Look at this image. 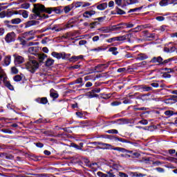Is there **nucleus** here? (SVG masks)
<instances>
[{
  "mask_svg": "<svg viewBox=\"0 0 177 177\" xmlns=\"http://www.w3.org/2000/svg\"><path fill=\"white\" fill-rule=\"evenodd\" d=\"M16 39V33L15 32H8L5 37V41L7 44H10V42H14Z\"/></svg>",
  "mask_w": 177,
  "mask_h": 177,
  "instance_id": "obj_3",
  "label": "nucleus"
},
{
  "mask_svg": "<svg viewBox=\"0 0 177 177\" xmlns=\"http://www.w3.org/2000/svg\"><path fill=\"white\" fill-rule=\"evenodd\" d=\"M115 3L118 5V6H121L122 5V0H115Z\"/></svg>",
  "mask_w": 177,
  "mask_h": 177,
  "instance_id": "obj_42",
  "label": "nucleus"
},
{
  "mask_svg": "<svg viewBox=\"0 0 177 177\" xmlns=\"http://www.w3.org/2000/svg\"><path fill=\"white\" fill-rule=\"evenodd\" d=\"M97 175L99 177H107V174H104V173H102V172H101V171H98V172L97 173Z\"/></svg>",
  "mask_w": 177,
  "mask_h": 177,
  "instance_id": "obj_39",
  "label": "nucleus"
},
{
  "mask_svg": "<svg viewBox=\"0 0 177 177\" xmlns=\"http://www.w3.org/2000/svg\"><path fill=\"white\" fill-rule=\"evenodd\" d=\"M25 67L28 71H30V73L34 74V73H35V71L39 68V63H38V62L36 60L31 59L25 64Z\"/></svg>",
  "mask_w": 177,
  "mask_h": 177,
  "instance_id": "obj_2",
  "label": "nucleus"
},
{
  "mask_svg": "<svg viewBox=\"0 0 177 177\" xmlns=\"http://www.w3.org/2000/svg\"><path fill=\"white\" fill-rule=\"evenodd\" d=\"M99 39V36H94L93 37V42H97V40Z\"/></svg>",
  "mask_w": 177,
  "mask_h": 177,
  "instance_id": "obj_63",
  "label": "nucleus"
},
{
  "mask_svg": "<svg viewBox=\"0 0 177 177\" xmlns=\"http://www.w3.org/2000/svg\"><path fill=\"white\" fill-rule=\"evenodd\" d=\"M84 59L83 55H79V56H73L69 59V62H71L72 63H75V62H78V60Z\"/></svg>",
  "mask_w": 177,
  "mask_h": 177,
  "instance_id": "obj_15",
  "label": "nucleus"
},
{
  "mask_svg": "<svg viewBox=\"0 0 177 177\" xmlns=\"http://www.w3.org/2000/svg\"><path fill=\"white\" fill-rule=\"evenodd\" d=\"M11 73H12V74H17V73H19V70L15 66H13L11 68Z\"/></svg>",
  "mask_w": 177,
  "mask_h": 177,
  "instance_id": "obj_35",
  "label": "nucleus"
},
{
  "mask_svg": "<svg viewBox=\"0 0 177 177\" xmlns=\"http://www.w3.org/2000/svg\"><path fill=\"white\" fill-rule=\"evenodd\" d=\"M133 176H136V177H143V176H145V174H138V173H136V172H134L133 174Z\"/></svg>",
  "mask_w": 177,
  "mask_h": 177,
  "instance_id": "obj_44",
  "label": "nucleus"
},
{
  "mask_svg": "<svg viewBox=\"0 0 177 177\" xmlns=\"http://www.w3.org/2000/svg\"><path fill=\"white\" fill-rule=\"evenodd\" d=\"M46 9L48 8H45V6L44 5L34 4L32 12L39 17H42V19H48V17H49L48 15L41 14L42 12H46Z\"/></svg>",
  "mask_w": 177,
  "mask_h": 177,
  "instance_id": "obj_1",
  "label": "nucleus"
},
{
  "mask_svg": "<svg viewBox=\"0 0 177 177\" xmlns=\"http://www.w3.org/2000/svg\"><path fill=\"white\" fill-rule=\"evenodd\" d=\"M147 56L146 54H140L138 55V57L136 58L137 60H146L147 59Z\"/></svg>",
  "mask_w": 177,
  "mask_h": 177,
  "instance_id": "obj_19",
  "label": "nucleus"
},
{
  "mask_svg": "<svg viewBox=\"0 0 177 177\" xmlns=\"http://www.w3.org/2000/svg\"><path fill=\"white\" fill-rule=\"evenodd\" d=\"M151 63H158V64H162V57H153L151 59Z\"/></svg>",
  "mask_w": 177,
  "mask_h": 177,
  "instance_id": "obj_14",
  "label": "nucleus"
},
{
  "mask_svg": "<svg viewBox=\"0 0 177 177\" xmlns=\"http://www.w3.org/2000/svg\"><path fill=\"white\" fill-rule=\"evenodd\" d=\"M86 40H81L79 41V45H86Z\"/></svg>",
  "mask_w": 177,
  "mask_h": 177,
  "instance_id": "obj_62",
  "label": "nucleus"
},
{
  "mask_svg": "<svg viewBox=\"0 0 177 177\" xmlns=\"http://www.w3.org/2000/svg\"><path fill=\"white\" fill-rule=\"evenodd\" d=\"M115 41H125V37L124 36L115 37L110 38L107 40V42H115Z\"/></svg>",
  "mask_w": 177,
  "mask_h": 177,
  "instance_id": "obj_13",
  "label": "nucleus"
},
{
  "mask_svg": "<svg viewBox=\"0 0 177 177\" xmlns=\"http://www.w3.org/2000/svg\"><path fill=\"white\" fill-rule=\"evenodd\" d=\"M159 30H160V31H162V32L167 31V26H160Z\"/></svg>",
  "mask_w": 177,
  "mask_h": 177,
  "instance_id": "obj_51",
  "label": "nucleus"
},
{
  "mask_svg": "<svg viewBox=\"0 0 177 177\" xmlns=\"http://www.w3.org/2000/svg\"><path fill=\"white\" fill-rule=\"evenodd\" d=\"M108 133H118V130H115V129H111V130H109L107 131Z\"/></svg>",
  "mask_w": 177,
  "mask_h": 177,
  "instance_id": "obj_48",
  "label": "nucleus"
},
{
  "mask_svg": "<svg viewBox=\"0 0 177 177\" xmlns=\"http://www.w3.org/2000/svg\"><path fill=\"white\" fill-rule=\"evenodd\" d=\"M108 6L109 8H114V1H110L108 3Z\"/></svg>",
  "mask_w": 177,
  "mask_h": 177,
  "instance_id": "obj_49",
  "label": "nucleus"
},
{
  "mask_svg": "<svg viewBox=\"0 0 177 177\" xmlns=\"http://www.w3.org/2000/svg\"><path fill=\"white\" fill-rule=\"evenodd\" d=\"M51 55L53 57H55L56 59H58V60L60 59H64L67 57V54H66V53H57V52H53Z\"/></svg>",
  "mask_w": 177,
  "mask_h": 177,
  "instance_id": "obj_6",
  "label": "nucleus"
},
{
  "mask_svg": "<svg viewBox=\"0 0 177 177\" xmlns=\"http://www.w3.org/2000/svg\"><path fill=\"white\" fill-rule=\"evenodd\" d=\"M93 145H95V146H100L97 147L98 149H111V145L110 144H106L100 142H93Z\"/></svg>",
  "mask_w": 177,
  "mask_h": 177,
  "instance_id": "obj_5",
  "label": "nucleus"
},
{
  "mask_svg": "<svg viewBox=\"0 0 177 177\" xmlns=\"http://www.w3.org/2000/svg\"><path fill=\"white\" fill-rule=\"evenodd\" d=\"M107 6V3H102L97 6V9H98V10H104V9H106Z\"/></svg>",
  "mask_w": 177,
  "mask_h": 177,
  "instance_id": "obj_17",
  "label": "nucleus"
},
{
  "mask_svg": "<svg viewBox=\"0 0 177 177\" xmlns=\"http://www.w3.org/2000/svg\"><path fill=\"white\" fill-rule=\"evenodd\" d=\"M113 150H116L117 151H120L121 153H126L127 149L122 147H115L113 148Z\"/></svg>",
  "mask_w": 177,
  "mask_h": 177,
  "instance_id": "obj_29",
  "label": "nucleus"
},
{
  "mask_svg": "<svg viewBox=\"0 0 177 177\" xmlns=\"http://www.w3.org/2000/svg\"><path fill=\"white\" fill-rule=\"evenodd\" d=\"M74 5H75V7L76 8H81V6H82V3L77 1V2H75Z\"/></svg>",
  "mask_w": 177,
  "mask_h": 177,
  "instance_id": "obj_43",
  "label": "nucleus"
},
{
  "mask_svg": "<svg viewBox=\"0 0 177 177\" xmlns=\"http://www.w3.org/2000/svg\"><path fill=\"white\" fill-rule=\"evenodd\" d=\"M4 17H6V12H5V11H3L0 12V18L3 19Z\"/></svg>",
  "mask_w": 177,
  "mask_h": 177,
  "instance_id": "obj_50",
  "label": "nucleus"
},
{
  "mask_svg": "<svg viewBox=\"0 0 177 177\" xmlns=\"http://www.w3.org/2000/svg\"><path fill=\"white\" fill-rule=\"evenodd\" d=\"M124 23H120L118 25L111 26V31H121V30H124Z\"/></svg>",
  "mask_w": 177,
  "mask_h": 177,
  "instance_id": "obj_9",
  "label": "nucleus"
},
{
  "mask_svg": "<svg viewBox=\"0 0 177 177\" xmlns=\"http://www.w3.org/2000/svg\"><path fill=\"white\" fill-rule=\"evenodd\" d=\"M119 176L120 177H128V174L123 173V172H119Z\"/></svg>",
  "mask_w": 177,
  "mask_h": 177,
  "instance_id": "obj_56",
  "label": "nucleus"
},
{
  "mask_svg": "<svg viewBox=\"0 0 177 177\" xmlns=\"http://www.w3.org/2000/svg\"><path fill=\"white\" fill-rule=\"evenodd\" d=\"M156 20H158V21H164V20H165V18L164 17H156Z\"/></svg>",
  "mask_w": 177,
  "mask_h": 177,
  "instance_id": "obj_45",
  "label": "nucleus"
},
{
  "mask_svg": "<svg viewBox=\"0 0 177 177\" xmlns=\"http://www.w3.org/2000/svg\"><path fill=\"white\" fill-rule=\"evenodd\" d=\"M175 114L172 111H165V115H167V117H171V115H174Z\"/></svg>",
  "mask_w": 177,
  "mask_h": 177,
  "instance_id": "obj_31",
  "label": "nucleus"
},
{
  "mask_svg": "<svg viewBox=\"0 0 177 177\" xmlns=\"http://www.w3.org/2000/svg\"><path fill=\"white\" fill-rule=\"evenodd\" d=\"M116 9H117L118 15H125V13H126L125 11L118 8V7H117Z\"/></svg>",
  "mask_w": 177,
  "mask_h": 177,
  "instance_id": "obj_36",
  "label": "nucleus"
},
{
  "mask_svg": "<svg viewBox=\"0 0 177 177\" xmlns=\"http://www.w3.org/2000/svg\"><path fill=\"white\" fill-rule=\"evenodd\" d=\"M127 5H133V3H136V0H126Z\"/></svg>",
  "mask_w": 177,
  "mask_h": 177,
  "instance_id": "obj_38",
  "label": "nucleus"
},
{
  "mask_svg": "<svg viewBox=\"0 0 177 177\" xmlns=\"http://www.w3.org/2000/svg\"><path fill=\"white\" fill-rule=\"evenodd\" d=\"M100 31H102L104 34H107V32H110V31H112V30H111V27H104V28H101L100 29Z\"/></svg>",
  "mask_w": 177,
  "mask_h": 177,
  "instance_id": "obj_18",
  "label": "nucleus"
},
{
  "mask_svg": "<svg viewBox=\"0 0 177 177\" xmlns=\"http://www.w3.org/2000/svg\"><path fill=\"white\" fill-rule=\"evenodd\" d=\"M72 21H69L67 24H66V28H70V27H73L74 25L72 24Z\"/></svg>",
  "mask_w": 177,
  "mask_h": 177,
  "instance_id": "obj_58",
  "label": "nucleus"
},
{
  "mask_svg": "<svg viewBox=\"0 0 177 177\" xmlns=\"http://www.w3.org/2000/svg\"><path fill=\"white\" fill-rule=\"evenodd\" d=\"M25 37H30V35H35V30H30L24 33Z\"/></svg>",
  "mask_w": 177,
  "mask_h": 177,
  "instance_id": "obj_25",
  "label": "nucleus"
},
{
  "mask_svg": "<svg viewBox=\"0 0 177 177\" xmlns=\"http://www.w3.org/2000/svg\"><path fill=\"white\" fill-rule=\"evenodd\" d=\"M13 79L15 82H20V81L21 80V76L17 75L14 77Z\"/></svg>",
  "mask_w": 177,
  "mask_h": 177,
  "instance_id": "obj_32",
  "label": "nucleus"
},
{
  "mask_svg": "<svg viewBox=\"0 0 177 177\" xmlns=\"http://www.w3.org/2000/svg\"><path fill=\"white\" fill-rule=\"evenodd\" d=\"M143 28H146V26L143 25L138 26L136 28L131 29L133 32H139V31H142Z\"/></svg>",
  "mask_w": 177,
  "mask_h": 177,
  "instance_id": "obj_16",
  "label": "nucleus"
},
{
  "mask_svg": "<svg viewBox=\"0 0 177 177\" xmlns=\"http://www.w3.org/2000/svg\"><path fill=\"white\" fill-rule=\"evenodd\" d=\"M13 57L15 59H14L15 64L17 65V64H22V63H24V57L17 54L13 55Z\"/></svg>",
  "mask_w": 177,
  "mask_h": 177,
  "instance_id": "obj_4",
  "label": "nucleus"
},
{
  "mask_svg": "<svg viewBox=\"0 0 177 177\" xmlns=\"http://www.w3.org/2000/svg\"><path fill=\"white\" fill-rule=\"evenodd\" d=\"M109 51L111 52L114 56H117V54L118 53V51H117V47H111L109 48Z\"/></svg>",
  "mask_w": 177,
  "mask_h": 177,
  "instance_id": "obj_21",
  "label": "nucleus"
},
{
  "mask_svg": "<svg viewBox=\"0 0 177 177\" xmlns=\"http://www.w3.org/2000/svg\"><path fill=\"white\" fill-rule=\"evenodd\" d=\"M138 89H151V87L147 86H138Z\"/></svg>",
  "mask_w": 177,
  "mask_h": 177,
  "instance_id": "obj_40",
  "label": "nucleus"
},
{
  "mask_svg": "<svg viewBox=\"0 0 177 177\" xmlns=\"http://www.w3.org/2000/svg\"><path fill=\"white\" fill-rule=\"evenodd\" d=\"M52 12H55L57 14L62 13V10L60 8L54 7V8H47L46 10V13H48V15H50Z\"/></svg>",
  "mask_w": 177,
  "mask_h": 177,
  "instance_id": "obj_8",
  "label": "nucleus"
},
{
  "mask_svg": "<svg viewBox=\"0 0 177 177\" xmlns=\"http://www.w3.org/2000/svg\"><path fill=\"white\" fill-rule=\"evenodd\" d=\"M10 55L6 56L4 59V63L6 66H9L10 64V62H12Z\"/></svg>",
  "mask_w": 177,
  "mask_h": 177,
  "instance_id": "obj_20",
  "label": "nucleus"
},
{
  "mask_svg": "<svg viewBox=\"0 0 177 177\" xmlns=\"http://www.w3.org/2000/svg\"><path fill=\"white\" fill-rule=\"evenodd\" d=\"M20 23H21V19L20 18H15L11 20L12 24H20Z\"/></svg>",
  "mask_w": 177,
  "mask_h": 177,
  "instance_id": "obj_23",
  "label": "nucleus"
},
{
  "mask_svg": "<svg viewBox=\"0 0 177 177\" xmlns=\"http://www.w3.org/2000/svg\"><path fill=\"white\" fill-rule=\"evenodd\" d=\"M126 68H120L118 69V73H124V71H126Z\"/></svg>",
  "mask_w": 177,
  "mask_h": 177,
  "instance_id": "obj_61",
  "label": "nucleus"
},
{
  "mask_svg": "<svg viewBox=\"0 0 177 177\" xmlns=\"http://www.w3.org/2000/svg\"><path fill=\"white\" fill-rule=\"evenodd\" d=\"M125 57H126L127 59H131V58L133 57V55H132L131 53H127L125 55Z\"/></svg>",
  "mask_w": 177,
  "mask_h": 177,
  "instance_id": "obj_52",
  "label": "nucleus"
},
{
  "mask_svg": "<svg viewBox=\"0 0 177 177\" xmlns=\"http://www.w3.org/2000/svg\"><path fill=\"white\" fill-rule=\"evenodd\" d=\"M139 124H142V125H147V124H149V122H147V120H142L139 122Z\"/></svg>",
  "mask_w": 177,
  "mask_h": 177,
  "instance_id": "obj_46",
  "label": "nucleus"
},
{
  "mask_svg": "<svg viewBox=\"0 0 177 177\" xmlns=\"http://www.w3.org/2000/svg\"><path fill=\"white\" fill-rule=\"evenodd\" d=\"M159 3L160 6H167L168 5V0H162Z\"/></svg>",
  "mask_w": 177,
  "mask_h": 177,
  "instance_id": "obj_34",
  "label": "nucleus"
},
{
  "mask_svg": "<svg viewBox=\"0 0 177 177\" xmlns=\"http://www.w3.org/2000/svg\"><path fill=\"white\" fill-rule=\"evenodd\" d=\"M88 6H91V3L86 2V3H84V4L82 5V8H86Z\"/></svg>",
  "mask_w": 177,
  "mask_h": 177,
  "instance_id": "obj_55",
  "label": "nucleus"
},
{
  "mask_svg": "<svg viewBox=\"0 0 177 177\" xmlns=\"http://www.w3.org/2000/svg\"><path fill=\"white\" fill-rule=\"evenodd\" d=\"M5 34V28H0V37H2Z\"/></svg>",
  "mask_w": 177,
  "mask_h": 177,
  "instance_id": "obj_53",
  "label": "nucleus"
},
{
  "mask_svg": "<svg viewBox=\"0 0 177 177\" xmlns=\"http://www.w3.org/2000/svg\"><path fill=\"white\" fill-rule=\"evenodd\" d=\"M22 17L24 19H27V17H28V12H27V10H23L22 11Z\"/></svg>",
  "mask_w": 177,
  "mask_h": 177,
  "instance_id": "obj_37",
  "label": "nucleus"
},
{
  "mask_svg": "<svg viewBox=\"0 0 177 177\" xmlns=\"http://www.w3.org/2000/svg\"><path fill=\"white\" fill-rule=\"evenodd\" d=\"M47 56L46 55L42 53V54H39L38 55V58L39 62H42L43 61L45 60V59H46Z\"/></svg>",
  "mask_w": 177,
  "mask_h": 177,
  "instance_id": "obj_24",
  "label": "nucleus"
},
{
  "mask_svg": "<svg viewBox=\"0 0 177 177\" xmlns=\"http://www.w3.org/2000/svg\"><path fill=\"white\" fill-rule=\"evenodd\" d=\"M38 24H39V21H29L25 24V28H28V27H32V26H38Z\"/></svg>",
  "mask_w": 177,
  "mask_h": 177,
  "instance_id": "obj_11",
  "label": "nucleus"
},
{
  "mask_svg": "<svg viewBox=\"0 0 177 177\" xmlns=\"http://www.w3.org/2000/svg\"><path fill=\"white\" fill-rule=\"evenodd\" d=\"M50 96L53 97V99H57V97H59V94L56 92L50 91Z\"/></svg>",
  "mask_w": 177,
  "mask_h": 177,
  "instance_id": "obj_27",
  "label": "nucleus"
},
{
  "mask_svg": "<svg viewBox=\"0 0 177 177\" xmlns=\"http://www.w3.org/2000/svg\"><path fill=\"white\" fill-rule=\"evenodd\" d=\"M38 101L39 102V103H41V104H46V103H48V99L46 97H42V98H39L38 100Z\"/></svg>",
  "mask_w": 177,
  "mask_h": 177,
  "instance_id": "obj_26",
  "label": "nucleus"
},
{
  "mask_svg": "<svg viewBox=\"0 0 177 177\" xmlns=\"http://www.w3.org/2000/svg\"><path fill=\"white\" fill-rule=\"evenodd\" d=\"M1 77H5V71L2 69L1 66H0V78Z\"/></svg>",
  "mask_w": 177,
  "mask_h": 177,
  "instance_id": "obj_41",
  "label": "nucleus"
},
{
  "mask_svg": "<svg viewBox=\"0 0 177 177\" xmlns=\"http://www.w3.org/2000/svg\"><path fill=\"white\" fill-rule=\"evenodd\" d=\"M140 9H142V7L140 8H136L134 9H130L129 10V13H131V12H136V10H140Z\"/></svg>",
  "mask_w": 177,
  "mask_h": 177,
  "instance_id": "obj_47",
  "label": "nucleus"
},
{
  "mask_svg": "<svg viewBox=\"0 0 177 177\" xmlns=\"http://www.w3.org/2000/svg\"><path fill=\"white\" fill-rule=\"evenodd\" d=\"M100 92V90L97 89V90H92L91 91L88 92L86 94V96H88V97L92 98V97H96L97 96V93H99Z\"/></svg>",
  "mask_w": 177,
  "mask_h": 177,
  "instance_id": "obj_12",
  "label": "nucleus"
},
{
  "mask_svg": "<svg viewBox=\"0 0 177 177\" xmlns=\"http://www.w3.org/2000/svg\"><path fill=\"white\" fill-rule=\"evenodd\" d=\"M54 63H55V60H53V59L49 58L46 62V66H47V67H50V66H53V64Z\"/></svg>",
  "mask_w": 177,
  "mask_h": 177,
  "instance_id": "obj_22",
  "label": "nucleus"
},
{
  "mask_svg": "<svg viewBox=\"0 0 177 177\" xmlns=\"http://www.w3.org/2000/svg\"><path fill=\"white\" fill-rule=\"evenodd\" d=\"M71 11V7L70 6H66L64 8V13H68Z\"/></svg>",
  "mask_w": 177,
  "mask_h": 177,
  "instance_id": "obj_30",
  "label": "nucleus"
},
{
  "mask_svg": "<svg viewBox=\"0 0 177 177\" xmlns=\"http://www.w3.org/2000/svg\"><path fill=\"white\" fill-rule=\"evenodd\" d=\"M30 6V5L29 3H25L21 5V9H29Z\"/></svg>",
  "mask_w": 177,
  "mask_h": 177,
  "instance_id": "obj_28",
  "label": "nucleus"
},
{
  "mask_svg": "<svg viewBox=\"0 0 177 177\" xmlns=\"http://www.w3.org/2000/svg\"><path fill=\"white\" fill-rule=\"evenodd\" d=\"M7 79H8V77H6V73L4 71V77H1L0 84L1 82H2V81H3L4 84L6 86V87L8 88V89H12L13 86H12V84H10V82L6 81Z\"/></svg>",
  "mask_w": 177,
  "mask_h": 177,
  "instance_id": "obj_7",
  "label": "nucleus"
},
{
  "mask_svg": "<svg viewBox=\"0 0 177 177\" xmlns=\"http://www.w3.org/2000/svg\"><path fill=\"white\" fill-rule=\"evenodd\" d=\"M80 67H81L80 65H74V66L71 67V70H74V69L80 68Z\"/></svg>",
  "mask_w": 177,
  "mask_h": 177,
  "instance_id": "obj_57",
  "label": "nucleus"
},
{
  "mask_svg": "<svg viewBox=\"0 0 177 177\" xmlns=\"http://www.w3.org/2000/svg\"><path fill=\"white\" fill-rule=\"evenodd\" d=\"M156 171H158V172H160V173L165 172L164 169H162V168H161V167H157V168H156Z\"/></svg>",
  "mask_w": 177,
  "mask_h": 177,
  "instance_id": "obj_59",
  "label": "nucleus"
},
{
  "mask_svg": "<svg viewBox=\"0 0 177 177\" xmlns=\"http://www.w3.org/2000/svg\"><path fill=\"white\" fill-rule=\"evenodd\" d=\"M107 177H115V175H114L113 173L111 172H107Z\"/></svg>",
  "mask_w": 177,
  "mask_h": 177,
  "instance_id": "obj_64",
  "label": "nucleus"
},
{
  "mask_svg": "<svg viewBox=\"0 0 177 177\" xmlns=\"http://www.w3.org/2000/svg\"><path fill=\"white\" fill-rule=\"evenodd\" d=\"M123 26L124 27H127V28H132L135 25L133 24L123 23Z\"/></svg>",
  "mask_w": 177,
  "mask_h": 177,
  "instance_id": "obj_33",
  "label": "nucleus"
},
{
  "mask_svg": "<svg viewBox=\"0 0 177 177\" xmlns=\"http://www.w3.org/2000/svg\"><path fill=\"white\" fill-rule=\"evenodd\" d=\"M132 155L134 156L136 158H139V157H140V153L138 152H134L132 153Z\"/></svg>",
  "mask_w": 177,
  "mask_h": 177,
  "instance_id": "obj_54",
  "label": "nucleus"
},
{
  "mask_svg": "<svg viewBox=\"0 0 177 177\" xmlns=\"http://www.w3.org/2000/svg\"><path fill=\"white\" fill-rule=\"evenodd\" d=\"M94 15H96V11L95 10L86 11L83 13V17H85V19H91Z\"/></svg>",
  "mask_w": 177,
  "mask_h": 177,
  "instance_id": "obj_10",
  "label": "nucleus"
},
{
  "mask_svg": "<svg viewBox=\"0 0 177 177\" xmlns=\"http://www.w3.org/2000/svg\"><path fill=\"white\" fill-rule=\"evenodd\" d=\"M121 104V102H113L111 103V106H120Z\"/></svg>",
  "mask_w": 177,
  "mask_h": 177,
  "instance_id": "obj_60",
  "label": "nucleus"
}]
</instances>
